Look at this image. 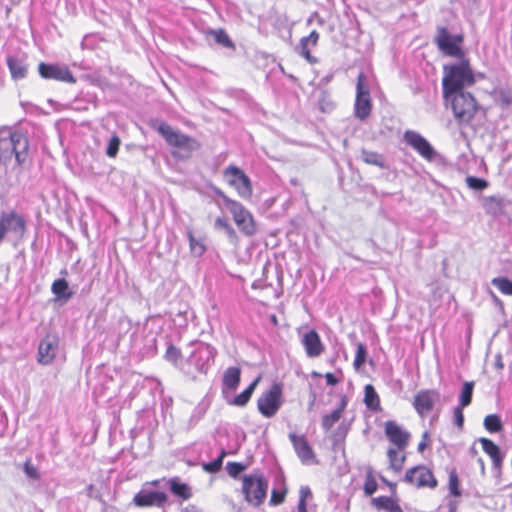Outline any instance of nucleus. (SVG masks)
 <instances>
[{
  "mask_svg": "<svg viewBox=\"0 0 512 512\" xmlns=\"http://www.w3.org/2000/svg\"><path fill=\"white\" fill-rule=\"evenodd\" d=\"M225 456H226V452H225V450H222L220 455L218 456V458H216L215 460H213L211 462L203 464V469L208 473L218 472L222 467L223 459Z\"/></svg>",
  "mask_w": 512,
  "mask_h": 512,
  "instance_id": "58836bf2",
  "label": "nucleus"
},
{
  "mask_svg": "<svg viewBox=\"0 0 512 512\" xmlns=\"http://www.w3.org/2000/svg\"><path fill=\"white\" fill-rule=\"evenodd\" d=\"M489 203H495L497 206L500 205V201L499 199H497L496 197H489L485 200V206L488 207Z\"/></svg>",
  "mask_w": 512,
  "mask_h": 512,
  "instance_id": "bf43d9fd",
  "label": "nucleus"
},
{
  "mask_svg": "<svg viewBox=\"0 0 512 512\" xmlns=\"http://www.w3.org/2000/svg\"><path fill=\"white\" fill-rule=\"evenodd\" d=\"M29 141L21 132H9L0 136V163L7 164L13 158L18 166L28 159Z\"/></svg>",
  "mask_w": 512,
  "mask_h": 512,
  "instance_id": "20e7f679",
  "label": "nucleus"
},
{
  "mask_svg": "<svg viewBox=\"0 0 512 512\" xmlns=\"http://www.w3.org/2000/svg\"><path fill=\"white\" fill-rule=\"evenodd\" d=\"M319 40V33L316 30L311 31V33L301 38L300 40V49L301 56H303L310 64H314L317 62V58L311 54V47H315Z\"/></svg>",
  "mask_w": 512,
  "mask_h": 512,
  "instance_id": "412c9836",
  "label": "nucleus"
},
{
  "mask_svg": "<svg viewBox=\"0 0 512 512\" xmlns=\"http://www.w3.org/2000/svg\"><path fill=\"white\" fill-rule=\"evenodd\" d=\"M387 455L389 457L390 467L395 471L401 470L406 459V449L392 447L388 449Z\"/></svg>",
  "mask_w": 512,
  "mask_h": 512,
  "instance_id": "bb28decb",
  "label": "nucleus"
},
{
  "mask_svg": "<svg viewBox=\"0 0 512 512\" xmlns=\"http://www.w3.org/2000/svg\"><path fill=\"white\" fill-rule=\"evenodd\" d=\"M7 65L13 79H23L26 76L27 69L22 61L13 57H8Z\"/></svg>",
  "mask_w": 512,
  "mask_h": 512,
  "instance_id": "c756f323",
  "label": "nucleus"
},
{
  "mask_svg": "<svg viewBox=\"0 0 512 512\" xmlns=\"http://www.w3.org/2000/svg\"><path fill=\"white\" fill-rule=\"evenodd\" d=\"M410 433L393 421L386 422V438L396 448L406 449L410 441Z\"/></svg>",
  "mask_w": 512,
  "mask_h": 512,
  "instance_id": "a211bd4d",
  "label": "nucleus"
},
{
  "mask_svg": "<svg viewBox=\"0 0 512 512\" xmlns=\"http://www.w3.org/2000/svg\"><path fill=\"white\" fill-rule=\"evenodd\" d=\"M26 232L25 218L12 210L3 212L0 215V243H2L7 233L14 234L17 238H22Z\"/></svg>",
  "mask_w": 512,
  "mask_h": 512,
  "instance_id": "9d476101",
  "label": "nucleus"
},
{
  "mask_svg": "<svg viewBox=\"0 0 512 512\" xmlns=\"http://www.w3.org/2000/svg\"><path fill=\"white\" fill-rule=\"evenodd\" d=\"M241 380V369L239 367H228L223 374V386L231 391L236 390Z\"/></svg>",
  "mask_w": 512,
  "mask_h": 512,
  "instance_id": "393cba45",
  "label": "nucleus"
},
{
  "mask_svg": "<svg viewBox=\"0 0 512 512\" xmlns=\"http://www.w3.org/2000/svg\"><path fill=\"white\" fill-rule=\"evenodd\" d=\"M362 158L364 162L368 164H374V165H382V156L376 152L370 151V150H363L362 151Z\"/></svg>",
  "mask_w": 512,
  "mask_h": 512,
  "instance_id": "a18cd8bd",
  "label": "nucleus"
},
{
  "mask_svg": "<svg viewBox=\"0 0 512 512\" xmlns=\"http://www.w3.org/2000/svg\"><path fill=\"white\" fill-rule=\"evenodd\" d=\"M226 469L231 477L236 478L241 472H243L246 469V466L239 462H228L226 465Z\"/></svg>",
  "mask_w": 512,
  "mask_h": 512,
  "instance_id": "de8ad7c7",
  "label": "nucleus"
},
{
  "mask_svg": "<svg viewBox=\"0 0 512 512\" xmlns=\"http://www.w3.org/2000/svg\"><path fill=\"white\" fill-rule=\"evenodd\" d=\"M447 506H448V512H457V510H458V501H456V500H449Z\"/></svg>",
  "mask_w": 512,
  "mask_h": 512,
  "instance_id": "13d9d810",
  "label": "nucleus"
},
{
  "mask_svg": "<svg viewBox=\"0 0 512 512\" xmlns=\"http://www.w3.org/2000/svg\"><path fill=\"white\" fill-rule=\"evenodd\" d=\"M440 394L436 390H421L416 394L413 401V406L420 416H425L439 401Z\"/></svg>",
  "mask_w": 512,
  "mask_h": 512,
  "instance_id": "f3484780",
  "label": "nucleus"
},
{
  "mask_svg": "<svg viewBox=\"0 0 512 512\" xmlns=\"http://www.w3.org/2000/svg\"><path fill=\"white\" fill-rule=\"evenodd\" d=\"M170 490L174 495L184 500H187L192 496L191 488L186 483H181L176 479L170 480Z\"/></svg>",
  "mask_w": 512,
  "mask_h": 512,
  "instance_id": "7c9ffc66",
  "label": "nucleus"
},
{
  "mask_svg": "<svg viewBox=\"0 0 512 512\" xmlns=\"http://www.w3.org/2000/svg\"><path fill=\"white\" fill-rule=\"evenodd\" d=\"M404 481L417 488L434 489L438 484L433 472L424 465L408 469L405 473Z\"/></svg>",
  "mask_w": 512,
  "mask_h": 512,
  "instance_id": "f8f14e48",
  "label": "nucleus"
},
{
  "mask_svg": "<svg viewBox=\"0 0 512 512\" xmlns=\"http://www.w3.org/2000/svg\"><path fill=\"white\" fill-rule=\"evenodd\" d=\"M228 240L234 245L237 246L239 244V236L236 232V230L231 226L227 231H225Z\"/></svg>",
  "mask_w": 512,
  "mask_h": 512,
  "instance_id": "603ef678",
  "label": "nucleus"
},
{
  "mask_svg": "<svg viewBox=\"0 0 512 512\" xmlns=\"http://www.w3.org/2000/svg\"><path fill=\"white\" fill-rule=\"evenodd\" d=\"M372 102L369 81L365 73L360 72L356 81V97L354 114L360 120H365L371 113Z\"/></svg>",
  "mask_w": 512,
  "mask_h": 512,
  "instance_id": "1a4fd4ad",
  "label": "nucleus"
},
{
  "mask_svg": "<svg viewBox=\"0 0 512 512\" xmlns=\"http://www.w3.org/2000/svg\"><path fill=\"white\" fill-rule=\"evenodd\" d=\"M324 377L326 379L327 385H329V386H335V385L339 384L341 381V378L337 377L335 374H333L331 372H327L324 375Z\"/></svg>",
  "mask_w": 512,
  "mask_h": 512,
  "instance_id": "864d4df0",
  "label": "nucleus"
},
{
  "mask_svg": "<svg viewBox=\"0 0 512 512\" xmlns=\"http://www.w3.org/2000/svg\"><path fill=\"white\" fill-rule=\"evenodd\" d=\"M206 35L213 36L215 42L225 48L234 49L235 44L230 39L229 35L222 28L220 29H210L205 32Z\"/></svg>",
  "mask_w": 512,
  "mask_h": 512,
  "instance_id": "cd10ccee",
  "label": "nucleus"
},
{
  "mask_svg": "<svg viewBox=\"0 0 512 512\" xmlns=\"http://www.w3.org/2000/svg\"><path fill=\"white\" fill-rule=\"evenodd\" d=\"M448 489L451 496L460 497L462 495L460 479L456 469H451L449 471Z\"/></svg>",
  "mask_w": 512,
  "mask_h": 512,
  "instance_id": "72a5a7b5",
  "label": "nucleus"
},
{
  "mask_svg": "<svg viewBox=\"0 0 512 512\" xmlns=\"http://www.w3.org/2000/svg\"><path fill=\"white\" fill-rule=\"evenodd\" d=\"M313 497L312 491L308 486H301L299 489V501L297 505V512H308L307 501Z\"/></svg>",
  "mask_w": 512,
  "mask_h": 512,
  "instance_id": "f704fd0d",
  "label": "nucleus"
},
{
  "mask_svg": "<svg viewBox=\"0 0 512 512\" xmlns=\"http://www.w3.org/2000/svg\"><path fill=\"white\" fill-rule=\"evenodd\" d=\"M403 139L408 146L415 150L425 160L433 161L436 158V150L420 133L413 130H407L403 135Z\"/></svg>",
  "mask_w": 512,
  "mask_h": 512,
  "instance_id": "ddd939ff",
  "label": "nucleus"
},
{
  "mask_svg": "<svg viewBox=\"0 0 512 512\" xmlns=\"http://www.w3.org/2000/svg\"><path fill=\"white\" fill-rule=\"evenodd\" d=\"M261 381V376L256 377L247 388H245L240 394L235 396L232 401H230L231 405L237 407H244L251 399L252 394L254 393L257 385Z\"/></svg>",
  "mask_w": 512,
  "mask_h": 512,
  "instance_id": "b1692460",
  "label": "nucleus"
},
{
  "mask_svg": "<svg viewBox=\"0 0 512 512\" xmlns=\"http://www.w3.org/2000/svg\"><path fill=\"white\" fill-rule=\"evenodd\" d=\"M52 293L58 299L68 300L72 297V292L69 290L68 282L64 278L55 280L51 286Z\"/></svg>",
  "mask_w": 512,
  "mask_h": 512,
  "instance_id": "c85d7f7f",
  "label": "nucleus"
},
{
  "mask_svg": "<svg viewBox=\"0 0 512 512\" xmlns=\"http://www.w3.org/2000/svg\"><path fill=\"white\" fill-rule=\"evenodd\" d=\"M289 439L298 458L303 464H312L316 462L315 452L304 435L290 433Z\"/></svg>",
  "mask_w": 512,
  "mask_h": 512,
  "instance_id": "dca6fc26",
  "label": "nucleus"
},
{
  "mask_svg": "<svg viewBox=\"0 0 512 512\" xmlns=\"http://www.w3.org/2000/svg\"><path fill=\"white\" fill-rule=\"evenodd\" d=\"M301 343L308 357H318L324 351V345L320 339V336L314 329L306 332L303 335Z\"/></svg>",
  "mask_w": 512,
  "mask_h": 512,
  "instance_id": "aec40b11",
  "label": "nucleus"
},
{
  "mask_svg": "<svg viewBox=\"0 0 512 512\" xmlns=\"http://www.w3.org/2000/svg\"><path fill=\"white\" fill-rule=\"evenodd\" d=\"M462 41V35H451L445 27L438 28L435 42L444 54L458 59L465 58L464 52L459 45Z\"/></svg>",
  "mask_w": 512,
  "mask_h": 512,
  "instance_id": "9b49d317",
  "label": "nucleus"
},
{
  "mask_svg": "<svg viewBox=\"0 0 512 512\" xmlns=\"http://www.w3.org/2000/svg\"><path fill=\"white\" fill-rule=\"evenodd\" d=\"M446 106H450L459 123H468L475 115L477 104L473 95L461 91L443 95Z\"/></svg>",
  "mask_w": 512,
  "mask_h": 512,
  "instance_id": "39448f33",
  "label": "nucleus"
},
{
  "mask_svg": "<svg viewBox=\"0 0 512 512\" xmlns=\"http://www.w3.org/2000/svg\"><path fill=\"white\" fill-rule=\"evenodd\" d=\"M371 503L375 505L379 510L384 508V496L372 498Z\"/></svg>",
  "mask_w": 512,
  "mask_h": 512,
  "instance_id": "6e6d98bb",
  "label": "nucleus"
},
{
  "mask_svg": "<svg viewBox=\"0 0 512 512\" xmlns=\"http://www.w3.org/2000/svg\"><path fill=\"white\" fill-rule=\"evenodd\" d=\"M482 444V448L485 453H487L493 463V467L495 469H500L503 461V456L501 455L499 447L491 440L482 438L480 440Z\"/></svg>",
  "mask_w": 512,
  "mask_h": 512,
  "instance_id": "5701e85b",
  "label": "nucleus"
},
{
  "mask_svg": "<svg viewBox=\"0 0 512 512\" xmlns=\"http://www.w3.org/2000/svg\"><path fill=\"white\" fill-rule=\"evenodd\" d=\"M378 487L377 481L371 470L366 472V478L364 483V492L366 495H372L376 492Z\"/></svg>",
  "mask_w": 512,
  "mask_h": 512,
  "instance_id": "37998d69",
  "label": "nucleus"
},
{
  "mask_svg": "<svg viewBox=\"0 0 512 512\" xmlns=\"http://www.w3.org/2000/svg\"><path fill=\"white\" fill-rule=\"evenodd\" d=\"M223 177L226 183L232 187L237 195L244 199L250 200L253 195V186L249 176L239 167L229 165L223 171Z\"/></svg>",
  "mask_w": 512,
  "mask_h": 512,
  "instance_id": "6e6552de",
  "label": "nucleus"
},
{
  "mask_svg": "<svg viewBox=\"0 0 512 512\" xmlns=\"http://www.w3.org/2000/svg\"><path fill=\"white\" fill-rule=\"evenodd\" d=\"M347 406V398L342 397L339 407L333 410L331 413L325 414L322 416L321 425L322 428L326 431L330 430L335 423H337L341 417Z\"/></svg>",
  "mask_w": 512,
  "mask_h": 512,
  "instance_id": "4be33fe9",
  "label": "nucleus"
},
{
  "mask_svg": "<svg viewBox=\"0 0 512 512\" xmlns=\"http://www.w3.org/2000/svg\"><path fill=\"white\" fill-rule=\"evenodd\" d=\"M364 404L371 411H380V397L372 384L364 387Z\"/></svg>",
  "mask_w": 512,
  "mask_h": 512,
  "instance_id": "a878e982",
  "label": "nucleus"
},
{
  "mask_svg": "<svg viewBox=\"0 0 512 512\" xmlns=\"http://www.w3.org/2000/svg\"><path fill=\"white\" fill-rule=\"evenodd\" d=\"M121 140L117 135H113L108 143L107 149H106V155L109 158H115L118 154L119 148H120Z\"/></svg>",
  "mask_w": 512,
  "mask_h": 512,
  "instance_id": "c03bdc74",
  "label": "nucleus"
},
{
  "mask_svg": "<svg viewBox=\"0 0 512 512\" xmlns=\"http://www.w3.org/2000/svg\"><path fill=\"white\" fill-rule=\"evenodd\" d=\"M214 193L222 200L240 233L246 237H253L257 233V222L251 211L219 188H215Z\"/></svg>",
  "mask_w": 512,
  "mask_h": 512,
  "instance_id": "7ed1b4c3",
  "label": "nucleus"
},
{
  "mask_svg": "<svg viewBox=\"0 0 512 512\" xmlns=\"http://www.w3.org/2000/svg\"><path fill=\"white\" fill-rule=\"evenodd\" d=\"M495 100L502 106H509L512 104V89L500 88L495 91Z\"/></svg>",
  "mask_w": 512,
  "mask_h": 512,
  "instance_id": "c9c22d12",
  "label": "nucleus"
},
{
  "mask_svg": "<svg viewBox=\"0 0 512 512\" xmlns=\"http://www.w3.org/2000/svg\"><path fill=\"white\" fill-rule=\"evenodd\" d=\"M492 285L505 295H512V281L505 277H496L491 281Z\"/></svg>",
  "mask_w": 512,
  "mask_h": 512,
  "instance_id": "e433bc0d",
  "label": "nucleus"
},
{
  "mask_svg": "<svg viewBox=\"0 0 512 512\" xmlns=\"http://www.w3.org/2000/svg\"><path fill=\"white\" fill-rule=\"evenodd\" d=\"M39 74L42 78L52 79L60 82L74 84L76 78L67 66L58 64L40 63L38 66Z\"/></svg>",
  "mask_w": 512,
  "mask_h": 512,
  "instance_id": "4468645a",
  "label": "nucleus"
},
{
  "mask_svg": "<svg viewBox=\"0 0 512 512\" xmlns=\"http://www.w3.org/2000/svg\"><path fill=\"white\" fill-rule=\"evenodd\" d=\"M484 427L489 432H499L502 429V422L500 417L496 414L486 416L484 419Z\"/></svg>",
  "mask_w": 512,
  "mask_h": 512,
  "instance_id": "4c0bfd02",
  "label": "nucleus"
},
{
  "mask_svg": "<svg viewBox=\"0 0 512 512\" xmlns=\"http://www.w3.org/2000/svg\"><path fill=\"white\" fill-rule=\"evenodd\" d=\"M367 351L366 347L362 343L357 344L356 355L353 362V366L356 370H359L366 361Z\"/></svg>",
  "mask_w": 512,
  "mask_h": 512,
  "instance_id": "a19ab883",
  "label": "nucleus"
},
{
  "mask_svg": "<svg viewBox=\"0 0 512 512\" xmlns=\"http://www.w3.org/2000/svg\"><path fill=\"white\" fill-rule=\"evenodd\" d=\"M190 252L195 257H201L206 252V246L202 239H197L192 231H188Z\"/></svg>",
  "mask_w": 512,
  "mask_h": 512,
  "instance_id": "2f4dec72",
  "label": "nucleus"
},
{
  "mask_svg": "<svg viewBox=\"0 0 512 512\" xmlns=\"http://www.w3.org/2000/svg\"><path fill=\"white\" fill-rule=\"evenodd\" d=\"M287 494V488L284 487L281 490L273 489L271 491L270 504L273 506L282 504Z\"/></svg>",
  "mask_w": 512,
  "mask_h": 512,
  "instance_id": "49530a36",
  "label": "nucleus"
},
{
  "mask_svg": "<svg viewBox=\"0 0 512 512\" xmlns=\"http://www.w3.org/2000/svg\"><path fill=\"white\" fill-rule=\"evenodd\" d=\"M156 130L172 148L171 154L174 158L181 160L189 159L201 146L197 139L175 130L165 122H161Z\"/></svg>",
  "mask_w": 512,
  "mask_h": 512,
  "instance_id": "f03ea898",
  "label": "nucleus"
},
{
  "mask_svg": "<svg viewBox=\"0 0 512 512\" xmlns=\"http://www.w3.org/2000/svg\"><path fill=\"white\" fill-rule=\"evenodd\" d=\"M443 95L464 91L475 83V74L467 58L443 67Z\"/></svg>",
  "mask_w": 512,
  "mask_h": 512,
  "instance_id": "f257e3e1",
  "label": "nucleus"
},
{
  "mask_svg": "<svg viewBox=\"0 0 512 512\" xmlns=\"http://www.w3.org/2000/svg\"><path fill=\"white\" fill-rule=\"evenodd\" d=\"M386 512H403V510L394 501L386 498Z\"/></svg>",
  "mask_w": 512,
  "mask_h": 512,
  "instance_id": "5fc2aeb1",
  "label": "nucleus"
},
{
  "mask_svg": "<svg viewBox=\"0 0 512 512\" xmlns=\"http://www.w3.org/2000/svg\"><path fill=\"white\" fill-rule=\"evenodd\" d=\"M152 485V486H158L160 484V480H152L148 483H146V485Z\"/></svg>",
  "mask_w": 512,
  "mask_h": 512,
  "instance_id": "052dcab7",
  "label": "nucleus"
},
{
  "mask_svg": "<svg viewBox=\"0 0 512 512\" xmlns=\"http://www.w3.org/2000/svg\"><path fill=\"white\" fill-rule=\"evenodd\" d=\"M167 494L163 491L141 489L133 497V504L139 508L162 507L167 502Z\"/></svg>",
  "mask_w": 512,
  "mask_h": 512,
  "instance_id": "2eb2a0df",
  "label": "nucleus"
},
{
  "mask_svg": "<svg viewBox=\"0 0 512 512\" xmlns=\"http://www.w3.org/2000/svg\"><path fill=\"white\" fill-rule=\"evenodd\" d=\"M271 320L274 324H277V317L275 315L271 317Z\"/></svg>",
  "mask_w": 512,
  "mask_h": 512,
  "instance_id": "69168bd1",
  "label": "nucleus"
},
{
  "mask_svg": "<svg viewBox=\"0 0 512 512\" xmlns=\"http://www.w3.org/2000/svg\"><path fill=\"white\" fill-rule=\"evenodd\" d=\"M268 481L260 474L246 475L242 479V492L245 501L254 506L259 507L262 505L267 496Z\"/></svg>",
  "mask_w": 512,
  "mask_h": 512,
  "instance_id": "423d86ee",
  "label": "nucleus"
},
{
  "mask_svg": "<svg viewBox=\"0 0 512 512\" xmlns=\"http://www.w3.org/2000/svg\"><path fill=\"white\" fill-rule=\"evenodd\" d=\"M424 448H425V443H424V442L419 443V445H418V450H419V451H423V450H424Z\"/></svg>",
  "mask_w": 512,
  "mask_h": 512,
  "instance_id": "e2e57ef3",
  "label": "nucleus"
},
{
  "mask_svg": "<svg viewBox=\"0 0 512 512\" xmlns=\"http://www.w3.org/2000/svg\"><path fill=\"white\" fill-rule=\"evenodd\" d=\"M181 512H204L201 508L196 505L190 504L181 510Z\"/></svg>",
  "mask_w": 512,
  "mask_h": 512,
  "instance_id": "4d7b16f0",
  "label": "nucleus"
},
{
  "mask_svg": "<svg viewBox=\"0 0 512 512\" xmlns=\"http://www.w3.org/2000/svg\"><path fill=\"white\" fill-rule=\"evenodd\" d=\"M58 346V337L47 334L38 347V362L47 365L55 359V350Z\"/></svg>",
  "mask_w": 512,
  "mask_h": 512,
  "instance_id": "6ab92c4d",
  "label": "nucleus"
},
{
  "mask_svg": "<svg viewBox=\"0 0 512 512\" xmlns=\"http://www.w3.org/2000/svg\"><path fill=\"white\" fill-rule=\"evenodd\" d=\"M24 471L28 477L32 479H39V473L37 468L32 465L31 460H27L24 464Z\"/></svg>",
  "mask_w": 512,
  "mask_h": 512,
  "instance_id": "09e8293b",
  "label": "nucleus"
},
{
  "mask_svg": "<svg viewBox=\"0 0 512 512\" xmlns=\"http://www.w3.org/2000/svg\"><path fill=\"white\" fill-rule=\"evenodd\" d=\"M463 409V407L456 406L453 411L454 422L459 428H461L464 423Z\"/></svg>",
  "mask_w": 512,
  "mask_h": 512,
  "instance_id": "8fccbe9b",
  "label": "nucleus"
},
{
  "mask_svg": "<svg viewBox=\"0 0 512 512\" xmlns=\"http://www.w3.org/2000/svg\"><path fill=\"white\" fill-rule=\"evenodd\" d=\"M283 404V384L273 382L257 399V409L265 418L274 417Z\"/></svg>",
  "mask_w": 512,
  "mask_h": 512,
  "instance_id": "0eeeda50",
  "label": "nucleus"
},
{
  "mask_svg": "<svg viewBox=\"0 0 512 512\" xmlns=\"http://www.w3.org/2000/svg\"><path fill=\"white\" fill-rule=\"evenodd\" d=\"M479 467H481V471L484 472L485 466L484 461L482 459H478Z\"/></svg>",
  "mask_w": 512,
  "mask_h": 512,
  "instance_id": "680f3d73",
  "label": "nucleus"
},
{
  "mask_svg": "<svg viewBox=\"0 0 512 512\" xmlns=\"http://www.w3.org/2000/svg\"><path fill=\"white\" fill-rule=\"evenodd\" d=\"M231 226L232 225L226 217L219 216L215 219L214 227L216 229H223L224 231H227Z\"/></svg>",
  "mask_w": 512,
  "mask_h": 512,
  "instance_id": "3c124183",
  "label": "nucleus"
},
{
  "mask_svg": "<svg viewBox=\"0 0 512 512\" xmlns=\"http://www.w3.org/2000/svg\"><path fill=\"white\" fill-rule=\"evenodd\" d=\"M182 357V353H181V350L179 348H177L175 345L173 344H169L167 346V349L165 351V354H164V358L172 363V364H177L178 361L181 359Z\"/></svg>",
  "mask_w": 512,
  "mask_h": 512,
  "instance_id": "ea45409f",
  "label": "nucleus"
},
{
  "mask_svg": "<svg viewBox=\"0 0 512 512\" xmlns=\"http://www.w3.org/2000/svg\"><path fill=\"white\" fill-rule=\"evenodd\" d=\"M473 389L474 382H465L463 384L461 393L459 395V404L457 406L465 408L470 405L472 401Z\"/></svg>",
  "mask_w": 512,
  "mask_h": 512,
  "instance_id": "473e14b6",
  "label": "nucleus"
},
{
  "mask_svg": "<svg viewBox=\"0 0 512 512\" xmlns=\"http://www.w3.org/2000/svg\"><path fill=\"white\" fill-rule=\"evenodd\" d=\"M465 182L472 190L482 191L488 187V182L486 180L475 176H467Z\"/></svg>",
  "mask_w": 512,
  "mask_h": 512,
  "instance_id": "79ce46f5",
  "label": "nucleus"
},
{
  "mask_svg": "<svg viewBox=\"0 0 512 512\" xmlns=\"http://www.w3.org/2000/svg\"><path fill=\"white\" fill-rule=\"evenodd\" d=\"M311 376H312L313 378H315V377H321L322 375H321L319 372L313 371V372L311 373Z\"/></svg>",
  "mask_w": 512,
  "mask_h": 512,
  "instance_id": "0e129e2a",
  "label": "nucleus"
}]
</instances>
